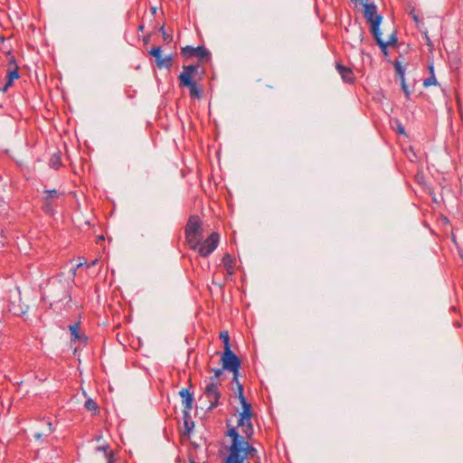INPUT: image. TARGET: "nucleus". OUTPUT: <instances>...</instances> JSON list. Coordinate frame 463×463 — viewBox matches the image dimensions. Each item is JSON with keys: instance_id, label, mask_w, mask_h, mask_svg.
Here are the masks:
<instances>
[{"instance_id": "obj_26", "label": "nucleus", "mask_w": 463, "mask_h": 463, "mask_svg": "<svg viewBox=\"0 0 463 463\" xmlns=\"http://www.w3.org/2000/svg\"><path fill=\"white\" fill-rule=\"evenodd\" d=\"M6 78L10 80H14L20 78L18 65H15V67L7 71Z\"/></svg>"}, {"instance_id": "obj_18", "label": "nucleus", "mask_w": 463, "mask_h": 463, "mask_svg": "<svg viewBox=\"0 0 463 463\" xmlns=\"http://www.w3.org/2000/svg\"><path fill=\"white\" fill-rule=\"evenodd\" d=\"M49 166L58 170L61 166V154L60 151L52 155L49 160Z\"/></svg>"}, {"instance_id": "obj_17", "label": "nucleus", "mask_w": 463, "mask_h": 463, "mask_svg": "<svg viewBox=\"0 0 463 463\" xmlns=\"http://www.w3.org/2000/svg\"><path fill=\"white\" fill-rule=\"evenodd\" d=\"M393 67L395 70V74L399 78L400 82L405 81V67L402 65V63L398 60H395L393 61Z\"/></svg>"}, {"instance_id": "obj_35", "label": "nucleus", "mask_w": 463, "mask_h": 463, "mask_svg": "<svg viewBox=\"0 0 463 463\" xmlns=\"http://www.w3.org/2000/svg\"><path fill=\"white\" fill-rule=\"evenodd\" d=\"M211 371L213 372L216 377L220 378L225 369H223V366L222 365V368H213Z\"/></svg>"}, {"instance_id": "obj_45", "label": "nucleus", "mask_w": 463, "mask_h": 463, "mask_svg": "<svg viewBox=\"0 0 463 463\" xmlns=\"http://www.w3.org/2000/svg\"><path fill=\"white\" fill-rule=\"evenodd\" d=\"M8 89H9V88H5V85H4L2 88H0V91H1V92H3V93H5V92H6V91H7V90H8Z\"/></svg>"}, {"instance_id": "obj_20", "label": "nucleus", "mask_w": 463, "mask_h": 463, "mask_svg": "<svg viewBox=\"0 0 463 463\" xmlns=\"http://www.w3.org/2000/svg\"><path fill=\"white\" fill-rule=\"evenodd\" d=\"M219 337L223 343V350H231L232 345L230 342V335L228 331H221Z\"/></svg>"}, {"instance_id": "obj_9", "label": "nucleus", "mask_w": 463, "mask_h": 463, "mask_svg": "<svg viewBox=\"0 0 463 463\" xmlns=\"http://www.w3.org/2000/svg\"><path fill=\"white\" fill-rule=\"evenodd\" d=\"M179 86L181 88H187L189 89V95L192 99H202L203 95V89L200 86H198L196 80H189L184 81H179Z\"/></svg>"}, {"instance_id": "obj_32", "label": "nucleus", "mask_w": 463, "mask_h": 463, "mask_svg": "<svg viewBox=\"0 0 463 463\" xmlns=\"http://www.w3.org/2000/svg\"><path fill=\"white\" fill-rule=\"evenodd\" d=\"M395 123L397 125L396 129H395L396 132L400 135L407 136L405 128L402 126V124L399 120H395Z\"/></svg>"}, {"instance_id": "obj_52", "label": "nucleus", "mask_w": 463, "mask_h": 463, "mask_svg": "<svg viewBox=\"0 0 463 463\" xmlns=\"http://www.w3.org/2000/svg\"><path fill=\"white\" fill-rule=\"evenodd\" d=\"M84 264H86V262H84V263L80 262V263H79V264L77 265V267H78V268H79V267H81V266H82V265H84Z\"/></svg>"}, {"instance_id": "obj_37", "label": "nucleus", "mask_w": 463, "mask_h": 463, "mask_svg": "<svg viewBox=\"0 0 463 463\" xmlns=\"http://www.w3.org/2000/svg\"><path fill=\"white\" fill-rule=\"evenodd\" d=\"M8 64H9V66H13V68L15 67V65H17L14 56H11V58L9 59Z\"/></svg>"}, {"instance_id": "obj_19", "label": "nucleus", "mask_w": 463, "mask_h": 463, "mask_svg": "<svg viewBox=\"0 0 463 463\" xmlns=\"http://www.w3.org/2000/svg\"><path fill=\"white\" fill-rule=\"evenodd\" d=\"M157 68H166L170 70L173 66V56L172 54H169L165 57H162V59L158 60L157 63L156 64Z\"/></svg>"}, {"instance_id": "obj_23", "label": "nucleus", "mask_w": 463, "mask_h": 463, "mask_svg": "<svg viewBox=\"0 0 463 463\" xmlns=\"http://www.w3.org/2000/svg\"><path fill=\"white\" fill-rule=\"evenodd\" d=\"M236 384V397L240 401V402H244L247 400V398L244 395V388L243 384L240 383L238 380V383H234Z\"/></svg>"}, {"instance_id": "obj_29", "label": "nucleus", "mask_w": 463, "mask_h": 463, "mask_svg": "<svg viewBox=\"0 0 463 463\" xmlns=\"http://www.w3.org/2000/svg\"><path fill=\"white\" fill-rule=\"evenodd\" d=\"M437 84L438 82L435 74L430 75L427 79L423 80V86L425 88Z\"/></svg>"}, {"instance_id": "obj_46", "label": "nucleus", "mask_w": 463, "mask_h": 463, "mask_svg": "<svg viewBox=\"0 0 463 463\" xmlns=\"http://www.w3.org/2000/svg\"><path fill=\"white\" fill-rule=\"evenodd\" d=\"M192 446L194 448V449H198L199 448V444H197L196 442L194 441H192L191 442Z\"/></svg>"}, {"instance_id": "obj_3", "label": "nucleus", "mask_w": 463, "mask_h": 463, "mask_svg": "<svg viewBox=\"0 0 463 463\" xmlns=\"http://www.w3.org/2000/svg\"><path fill=\"white\" fill-rule=\"evenodd\" d=\"M220 362L225 371L232 373V383H238L240 369L242 364L241 359L231 349L223 350Z\"/></svg>"}, {"instance_id": "obj_6", "label": "nucleus", "mask_w": 463, "mask_h": 463, "mask_svg": "<svg viewBox=\"0 0 463 463\" xmlns=\"http://www.w3.org/2000/svg\"><path fill=\"white\" fill-rule=\"evenodd\" d=\"M220 242V234L216 232H212L204 241L202 240L195 250L203 258L210 256L218 247Z\"/></svg>"}, {"instance_id": "obj_14", "label": "nucleus", "mask_w": 463, "mask_h": 463, "mask_svg": "<svg viewBox=\"0 0 463 463\" xmlns=\"http://www.w3.org/2000/svg\"><path fill=\"white\" fill-rule=\"evenodd\" d=\"M69 330L71 332V342H77L82 340L84 343H87L88 337L84 335H80V322H76L72 325L69 326Z\"/></svg>"}, {"instance_id": "obj_50", "label": "nucleus", "mask_w": 463, "mask_h": 463, "mask_svg": "<svg viewBox=\"0 0 463 463\" xmlns=\"http://www.w3.org/2000/svg\"><path fill=\"white\" fill-rule=\"evenodd\" d=\"M99 241H104V240H105V238H104V236H103V235H99Z\"/></svg>"}, {"instance_id": "obj_25", "label": "nucleus", "mask_w": 463, "mask_h": 463, "mask_svg": "<svg viewBox=\"0 0 463 463\" xmlns=\"http://www.w3.org/2000/svg\"><path fill=\"white\" fill-rule=\"evenodd\" d=\"M84 407L90 411H94V413L99 411V406L97 402L91 398H89L85 401Z\"/></svg>"}, {"instance_id": "obj_10", "label": "nucleus", "mask_w": 463, "mask_h": 463, "mask_svg": "<svg viewBox=\"0 0 463 463\" xmlns=\"http://www.w3.org/2000/svg\"><path fill=\"white\" fill-rule=\"evenodd\" d=\"M199 68V62L195 64L184 65L183 71L178 76V80L184 81L194 80V75L198 73Z\"/></svg>"}, {"instance_id": "obj_24", "label": "nucleus", "mask_w": 463, "mask_h": 463, "mask_svg": "<svg viewBox=\"0 0 463 463\" xmlns=\"http://www.w3.org/2000/svg\"><path fill=\"white\" fill-rule=\"evenodd\" d=\"M42 209L48 215H53L55 212L52 203L47 200H43Z\"/></svg>"}, {"instance_id": "obj_36", "label": "nucleus", "mask_w": 463, "mask_h": 463, "mask_svg": "<svg viewBox=\"0 0 463 463\" xmlns=\"http://www.w3.org/2000/svg\"><path fill=\"white\" fill-rule=\"evenodd\" d=\"M105 458H107V463H115V458H114V453L113 452H109V455H105Z\"/></svg>"}, {"instance_id": "obj_38", "label": "nucleus", "mask_w": 463, "mask_h": 463, "mask_svg": "<svg viewBox=\"0 0 463 463\" xmlns=\"http://www.w3.org/2000/svg\"><path fill=\"white\" fill-rule=\"evenodd\" d=\"M428 71H429L430 75L435 74L433 62H430L428 64Z\"/></svg>"}, {"instance_id": "obj_47", "label": "nucleus", "mask_w": 463, "mask_h": 463, "mask_svg": "<svg viewBox=\"0 0 463 463\" xmlns=\"http://www.w3.org/2000/svg\"><path fill=\"white\" fill-rule=\"evenodd\" d=\"M144 28H145V25H144L143 24H141L138 26L137 30H138V31H140V32H142V31L144 30Z\"/></svg>"}, {"instance_id": "obj_34", "label": "nucleus", "mask_w": 463, "mask_h": 463, "mask_svg": "<svg viewBox=\"0 0 463 463\" xmlns=\"http://www.w3.org/2000/svg\"><path fill=\"white\" fill-rule=\"evenodd\" d=\"M95 449L96 451H102L104 453V456L109 455V452H112L111 450H109V446L108 444L98 446Z\"/></svg>"}, {"instance_id": "obj_2", "label": "nucleus", "mask_w": 463, "mask_h": 463, "mask_svg": "<svg viewBox=\"0 0 463 463\" xmlns=\"http://www.w3.org/2000/svg\"><path fill=\"white\" fill-rule=\"evenodd\" d=\"M184 237L191 250H196L203 239V222L197 214L189 216L184 226Z\"/></svg>"}, {"instance_id": "obj_44", "label": "nucleus", "mask_w": 463, "mask_h": 463, "mask_svg": "<svg viewBox=\"0 0 463 463\" xmlns=\"http://www.w3.org/2000/svg\"><path fill=\"white\" fill-rule=\"evenodd\" d=\"M426 42H427V45H429V46L432 45L431 41L427 34H426Z\"/></svg>"}, {"instance_id": "obj_5", "label": "nucleus", "mask_w": 463, "mask_h": 463, "mask_svg": "<svg viewBox=\"0 0 463 463\" xmlns=\"http://www.w3.org/2000/svg\"><path fill=\"white\" fill-rule=\"evenodd\" d=\"M180 53L186 60L196 57L200 64L212 62V53L204 45L197 47L186 45L181 48Z\"/></svg>"}, {"instance_id": "obj_39", "label": "nucleus", "mask_w": 463, "mask_h": 463, "mask_svg": "<svg viewBox=\"0 0 463 463\" xmlns=\"http://www.w3.org/2000/svg\"><path fill=\"white\" fill-rule=\"evenodd\" d=\"M14 83V80H10L9 79L6 78V81L5 83V88H10Z\"/></svg>"}, {"instance_id": "obj_54", "label": "nucleus", "mask_w": 463, "mask_h": 463, "mask_svg": "<svg viewBox=\"0 0 463 463\" xmlns=\"http://www.w3.org/2000/svg\"><path fill=\"white\" fill-rule=\"evenodd\" d=\"M190 463H195L194 459H190Z\"/></svg>"}, {"instance_id": "obj_53", "label": "nucleus", "mask_w": 463, "mask_h": 463, "mask_svg": "<svg viewBox=\"0 0 463 463\" xmlns=\"http://www.w3.org/2000/svg\"><path fill=\"white\" fill-rule=\"evenodd\" d=\"M34 437L37 438V439H40L41 438V434H35Z\"/></svg>"}, {"instance_id": "obj_12", "label": "nucleus", "mask_w": 463, "mask_h": 463, "mask_svg": "<svg viewBox=\"0 0 463 463\" xmlns=\"http://www.w3.org/2000/svg\"><path fill=\"white\" fill-rule=\"evenodd\" d=\"M235 427H237V429L241 428L243 433L242 436L245 438L246 440L249 441L250 439H252V436L254 434V429L251 419H249L248 420L243 421L242 423L241 422V419H238L237 425Z\"/></svg>"}, {"instance_id": "obj_42", "label": "nucleus", "mask_w": 463, "mask_h": 463, "mask_svg": "<svg viewBox=\"0 0 463 463\" xmlns=\"http://www.w3.org/2000/svg\"><path fill=\"white\" fill-rule=\"evenodd\" d=\"M209 379H210V381H211L210 383H218V382H217V379H219V378H218V377H216V376L213 374V376H211Z\"/></svg>"}, {"instance_id": "obj_11", "label": "nucleus", "mask_w": 463, "mask_h": 463, "mask_svg": "<svg viewBox=\"0 0 463 463\" xmlns=\"http://www.w3.org/2000/svg\"><path fill=\"white\" fill-rule=\"evenodd\" d=\"M335 70L340 74L344 82H354V74L351 68L343 65L340 61H335Z\"/></svg>"}, {"instance_id": "obj_41", "label": "nucleus", "mask_w": 463, "mask_h": 463, "mask_svg": "<svg viewBox=\"0 0 463 463\" xmlns=\"http://www.w3.org/2000/svg\"><path fill=\"white\" fill-rule=\"evenodd\" d=\"M411 16H412V19L416 22V23H419L420 19H419V16L415 14H412L411 13Z\"/></svg>"}, {"instance_id": "obj_7", "label": "nucleus", "mask_w": 463, "mask_h": 463, "mask_svg": "<svg viewBox=\"0 0 463 463\" xmlns=\"http://www.w3.org/2000/svg\"><path fill=\"white\" fill-rule=\"evenodd\" d=\"M219 385H221L220 383H210L203 391V394L210 400V405L207 407L206 412H211L221 404L222 393L218 389Z\"/></svg>"}, {"instance_id": "obj_4", "label": "nucleus", "mask_w": 463, "mask_h": 463, "mask_svg": "<svg viewBox=\"0 0 463 463\" xmlns=\"http://www.w3.org/2000/svg\"><path fill=\"white\" fill-rule=\"evenodd\" d=\"M364 6V16L369 24V30L371 33L381 31V24L383 22V15L377 13V5L373 2L360 1Z\"/></svg>"}, {"instance_id": "obj_40", "label": "nucleus", "mask_w": 463, "mask_h": 463, "mask_svg": "<svg viewBox=\"0 0 463 463\" xmlns=\"http://www.w3.org/2000/svg\"><path fill=\"white\" fill-rule=\"evenodd\" d=\"M150 37H151L150 34H147L146 36L144 37L143 42L145 44H147L149 43Z\"/></svg>"}, {"instance_id": "obj_16", "label": "nucleus", "mask_w": 463, "mask_h": 463, "mask_svg": "<svg viewBox=\"0 0 463 463\" xmlns=\"http://www.w3.org/2000/svg\"><path fill=\"white\" fill-rule=\"evenodd\" d=\"M373 40L375 41L376 44L379 46V48L381 49L382 52L383 53L384 56H387L389 52H388V47L389 45L385 43V41L383 40L382 38V31H378L376 33H371Z\"/></svg>"}, {"instance_id": "obj_48", "label": "nucleus", "mask_w": 463, "mask_h": 463, "mask_svg": "<svg viewBox=\"0 0 463 463\" xmlns=\"http://www.w3.org/2000/svg\"><path fill=\"white\" fill-rule=\"evenodd\" d=\"M151 12H152V14H156V7H155V6L151 7Z\"/></svg>"}, {"instance_id": "obj_43", "label": "nucleus", "mask_w": 463, "mask_h": 463, "mask_svg": "<svg viewBox=\"0 0 463 463\" xmlns=\"http://www.w3.org/2000/svg\"><path fill=\"white\" fill-rule=\"evenodd\" d=\"M205 72H206V71H205V70H204V69H202L200 72L198 71V73L200 74V76H199V80H202V78H203V76L205 74Z\"/></svg>"}, {"instance_id": "obj_1", "label": "nucleus", "mask_w": 463, "mask_h": 463, "mask_svg": "<svg viewBox=\"0 0 463 463\" xmlns=\"http://www.w3.org/2000/svg\"><path fill=\"white\" fill-rule=\"evenodd\" d=\"M226 428L224 436L231 439V444L226 447L228 455L222 463H245L248 458L254 459L255 463H261L257 449L240 434L237 427H232L230 420H226Z\"/></svg>"}, {"instance_id": "obj_27", "label": "nucleus", "mask_w": 463, "mask_h": 463, "mask_svg": "<svg viewBox=\"0 0 463 463\" xmlns=\"http://www.w3.org/2000/svg\"><path fill=\"white\" fill-rule=\"evenodd\" d=\"M184 430L182 432V436L189 438L194 428V421H189L184 423Z\"/></svg>"}, {"instance_id": "obj_28", "label": "nucleus", "mask_w": 463, "mask_h": 463, "mask_svg": "<svg viewBox=\"0 0 463 463\" xmlns=\"http://www.w3.org/2000/svg\"><path fill=\"white\" fill-rule=\"evenodd\" d=\"M159 32L161 33L163 40L165 43H170L171 42H173L174 37L172 34H169L165 32V25H162L159 28Z\"/></svg>"}, {"instance_id": "obj_8", "label": "nucleus", "mask_w": 463, "mask_h": 463, "mask_svg": "<svg viewBox=\"0 0 463 463\" xmlns=\"http://www.w3.org/2000/svg\"><path fill=\"white\" fill-rule=\"evenodd\" d=\"M178 394L182 400V405L184 409H193L195 399L194 393V385L191 380H189V386L180 390Z\"/></svg>"}, {"instance_id": "obj_49", "label": "nucleus", "mask_w": 463, "mask_h": 463, "mask_svg": "<svg viewBox=\"0 0 463 463\" xmlns=\"http://www.w3.org/2000/svg\"><path fill=\"white\" fill-rule=\"evenodd\" d=\"M14 313L15 315H20V314H24V311L21 310L20 312H18V311L14 310Z\"/></svg>"}, {"instance_id": "obj_55", "label": "nucleus", "mask_w": 463, "mask_h": 463, "mask_svg": "<svg viewBox=\"0 0 463 463\" xmlns=\"http://www.w3.org/2000/svg\"><path fill=\"white\" fill-rule=\"evenodd\" d=\"M0 235L2 236V232L1 231H0ZM0 243H1V245H4L3 242L0 241Z\"/></svg>"}, {"instance_id": "obj_31", "label": "nucleus", "mask_w": 463, "mask_h": 463, "mask_svg": "<svg viewBox=\"0 0 463 463\" xmlns=\"http://www.w3.org/2000/svg\"><path fill=\"white\" fill-rule=\"evenodd\" d=\"M192 409H183V411H182V419H183V421L184 423V422H189V421H192V418H191V414H190V411Z\"/></svg>"}, {"instance_id": "obj_13", "label": "nucleus", "mask_w": 463, "mask_h": 463, "mask_svg": "<svg viewBox=\"0 0 463 463\" xmlns=\"http://www.w3.org/2000/svg\"><path fill=\"white\" fill-rule=\"evenodd\" d=\"M242 408V411L239 413V419H241V422L248 420L249 419H252L253 417V409L250 402L247 400L240 402Z\"/></svg>"}, {"instance_id": "obj_15", "label": "nucleus", "mask_w": 463, "mask_h": 463, "mask_svg": "<svg viewBox=\"0 0 463 463\" xmlns=\"http://www.w3.org/2000/svg\"><path fill=\"white\" fill-rule=\"evenodd\" d=\"M222 265L226 269L228 275L232 276L234 274V264L235 259L230 253H225L222 260Z\"/></svg>"}, {"instance_id": "obj_33", "label": "nucleus", "mask_w": 463, "mask_h": 463, "mask_svg": "<svg viewBox=\"0 0 463 463\" xmlns=\"http://www.w3.org/2000/svg\"><path fill=\"white\" fill-rule=\"evenodd\" d=\"M401 88L406 97L407 99H410L411 98V91L409 90L408 85L406 84V81L401 82Z\"/></svg>"}, {"instance_id": "obj_30", "label": "nucleus", "mask_w": 463, "mask_h": 463, "mask_svg": "<svg viewBox=\"0 0 463 463\" xmlns=\"http://www.w3.org/2000/svg\"><path fill=\"white\" fill-rule=\"evenodd\" d=\"M398 43L397 33L396 32H393L390 36L388 41L385 42L386 44L389 46H394Z\"/></svg>"}, {"instance_id": "obj_21", "label": "nucleus", "mask_w": 463, "mask_h": 463, "mask_svg": "<svg viewBox=\"0 0 463 463\" xmlns=\"http://www.w3.org/2000/svg\"><path fill=\"white\" fill-rule=\"evenodd\" d=\"M43 194H45L43 200L51 201L54 198H58L60 195L63 194V193H60L56 189L44 190Z\"/></svg>"}, {"instance_id": "obj_22", "label": "nucleus", "mask_w": 463, "mask_h": 463, "mask_svg": "<svg viewBox=\"0 0 463 463\" xmlns=\"http://www.w3.org/2000/svg\"><path fill=\"white\" fill-rule=\"evenodd\" d=\"M149 55L153 56L155 58L156 64L157 63L158 60L162 59V47L161 46H155L152 47L148 51Z\"/></svg>"}, {"instance_id": "obj_51", "label": "nucleus", "mask_w": 463, "mask_h": 463, "mask_svg": "<svg viewBox=\"0 0 463 463\" xmlns=\"http://www.w3.org/2000/svg\"><path fill=\"white\" fill-rule=\"evenodd\" d=\"M98 262V260H94L92 262H91V265H96V263Z\"/></svg>"}]
</instances>
